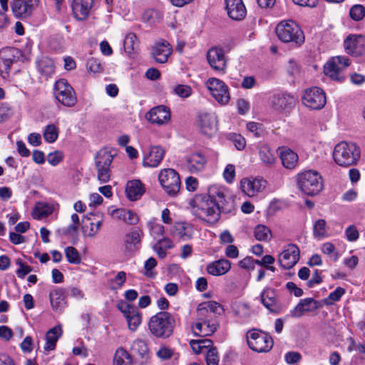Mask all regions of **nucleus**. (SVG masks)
I'll list each match as a JSON object with an SVG mask.
<instances>
[{
  "label": "nucleus",
  "mask_w": 365,
  "mask_h": 365,
  "mask_svg": "<svg viewBox=\"0 0 365 365\" xmlns=\"http://www.w3.org/2000/svg\"><path fill=\"white\" fill-rule=\"evenodd\" d=\"M192 213L200 220L215 224L220 220L217 206L210 190L208 194H197L189 202Z\"/></svg>",
  "instance_id": "obj_1"
},
{
  "label": "nucleus",
  "mask_w": 365,
  "mask_h": 365,
  "mask_svg": "<svg viewBox=\"0 0 365 365\" xmlns=\"http://www.w3.org/2000/svg\"><path fill=\"white\" fill-rule=\"evenodd\" d=\"M175 326L174 317L168 312L162 311L152 316L148 322L150 334L159 339H167L173 333Z\"/></svg>",
  "instance_id": "obj_2"
},
{
  "label": "nucleus",
  "mask_w": 365,
  "mask_h": 365,
  "mask_svg": "<svg viewBox=\"0 0 365 365\" xmlns=\"http://www.w3.org/2000/svg\"><path fill=\"white\" fill-rule=\"evenodd\" d=\"M360 154V148L356 143L342 141L334 147L333 158L339 166L349 167L356 164Z\"/></svg>",
  "instance_id": "obj_3"
},
{
  "label": "nucleus",
  "mask_w": 365,
  "mask_h": 365,
  "mask_svg": "<svg viewBox=\"0 0 365 365\" xmlns=\"http://www.w3.org/2000/svg\"><path fill=\"white\" fill-rule=\"evenodd\" d=\"M279 39L284 43H292L297 46L304 42V35L300 27L293 21H283L275 30Z\"/></svg>",
  "instance_id": "obj_4"
},
{
  "label": "nucleus",
  "mask_w": 365,
  "mask_h": 365,
  "mask_svg": "<svg viewBox=\"0 0 365 365\" xmlns=\"http://www.w3.org/2000/svg\"><path fill=\"white\" fill-rule=\"evenodd\" d=\"M297 184L300 190L307 195H315L323 188L322 176L314 170L305 171L297 176Z\"/></svg>",
  "instance_id": "obj_5"
},
{
  "label": "nucleus",
  "mask_w": 365,
  "mask_h": 365,
  "mask_svg": "<svg viewBox=\"0 0 365 365\" xmlns=\"http://www.w3.org/2000/svg\"><path fill=\"white\" fill-rule=\"evenodd\" d=\"M351 61L346 56H334L332 57L324 66V73L331 79L342 82L345 76L344 71L349 66Z\"/></svg>",
  "instance_id": "obj_6"
},
{
  "label": "nucleus",
  "mask_w": 365,
  "mask_h": 365,
  "mask_svg": "<svg viewBox=\"0 0 365 365\" xmlns=\"http://www.w3.org/2000/svg\"><path fill=\"white\" fill-rule=\"evenodd\" d=\"M249 347L256 352H268L273 346L272 338L267 334L253 329L247 333Z\"/></svg>",
  "instance_id": "obj_7"
},
{
  "label": "nucleus",
  "mask_w": 365,
  "mask_h": 365,
  "mask_svg": "<svg viewBox=\"0 0 365 365\" xmlns=\"http://www.w3.org/2000/svg\"><path fill=\"white\" fill-rule=\"evenodd\" d=\"M114 155L107 149L100 150L95 158V165L97 170V178L102 182L106 183L110 178V165L113 160Z\"/></svg>",
  "instance_id": "obj_8"
},
{
  "label": "nucleus",
  "mask_w": 365,
  "mask_h": 365,
  "mask_svg": "<svg viewBox=\"0 0 365 365\" xmlns=\"http://www.w3.org/2000/svg\"><path fill=\"white\" fill-rule=\"evenodd\" d=\"M54 94L56 100L64 106L71 108L77 103L75 91L66 79L62 78L56 82Z\"/></svg>",
  "instance_id": "obj_9"
},
{
  "label": "nucleus",
  "mask_w": 365,
  "mask_h": 365,
  "mask_svg": "<svg viewBox=\"0 0 365 365\" xmlns=\"http://www.w3.org/2000/svg\"><path fill=\"white\" fill-rule=\"evenodd\" d=\"M158 179L165 192L170 196L176 195L180 189V179L178 173L173 169L162 170Z\"/></svg>",
  "instance_id": "obj_10"
},
{
  "label": "nucleus",
  "mask_w": 365,
  "mask_h": 365,
  "mask_svg": "<svg viewBox=\"0 0 365 365\" xmlns=\"http://www.w3.org/2000/svg\"><path fill=\"white\" fill-rule=\"evenodd\" d=\"M224 313L222 306L215 301H207L199 304L196 308L195 322L216 320L217 315Z\"/></svg>",
  "instance_id": "obj_11"
},
{
  "label": "nucleus",
  "mask_w": 365,
  "mask_h": 365,
  "mask_svg": "<svg viewBox=\"0 0 365 365\" xmlns=\"http://www.w3.org/2000/svg\"><path fill=\"white\" fill-rule=\"evenodd\" d=\"M206 87L212 97L220 104L226 105L230 99L228 87L221 80L210 78L205 83Z\"/></svg>",
  "instance_id": "obj_12"
},
{
  "label": "nucleus",
  "mask_w": 365,
  "mask_h": 365,
  "mask_svg": "<svg viewBox=\"0 0 365 365\" xmlns=\"http://www.w3.org/2000/svg\"><path fill=\"white\" fill-rule=\"evenodd\" d=\"M21 56V51L16 48L6 47L0 50V75L4 78L8 76L11 65L18 62Z\"/></svg>",
  "instance_id": "obj_13"
},
{
  "label": "nucleus",
  "mask_w": 365,
  "mask_h": 365,
  "mask_svg": "<svg viewBox=\"0 0 365 365\" xmlns=\"http://www.w3.org/2000/svg\"><path fill=\"white\" fill-rule=\"evenodd\" d=\"M302 102L305 106L311 109H321L326 104L325 93L318 87L308 88L302 96Z\"/></svg>",
  "instance_id": "obj_14"
},
{
  "label": "nucleus",
  "mask_w": 365,
  "mask_h": 365,
  "mask_svg": "<svg viewBox=\"0 0 365 365\" xmlns=\"http://www.w3.org/2000/svg\"><path fill=\"white\" fill-rule=\"evenodd\" d=\"M346 53L358 57L365 53V38L362 35L349 34L344 41Z\"/></svg>",
  "instance_id": "obj_15"
},
{
  "label": "nucleus",
  "mask_w": 365,
  "mask_h": 365,
  "mask_svg": "<svg viewBox=\"0 0 365 365\" xmlns=\"http://www.w3.org/2000/svg\"><path fill=\"white\" fill-rule=\"evenodd\" d=\"M296 99L293 95L287 92H281L272 96L271 104L278 112H289L294 106Z\"/></svg>",
  "instance_id": "obj_16"
},
{
  "label": "nucleus",
  "mask_w": 365,
  "mask_h": 365,
  "mask_svg": "<svg viewBox=\"0 0 365 365\" xmlns=\"http://www.w3.org/2000/svg\"><path fill=\"white\" fill-rule=\"evenodd\" d=\"M38 0H12L11 11L16 18L26 19L31 16Z\"/></svg>",
  "instance_id": "obj_17"
},
{
  "label": "nucleus",
  "mask_w": 365,
  "mask_h": 365,
  "mask_svg": "<svg viewBox=\"0 0 365 365\" xmlns=\"http://www.w3.org/2000/svg\"><path fill=\"white\" fill-rule=\"evenodd\" d=\"M207 61L212 69L225 73L227 67V60L225 51L219 47H213L207 53Z\"/></svg>",
  "instance_id": "obj_18"
},
{
  "label": "nucleus",
  "mask_w": 365,
  "mask_h": 365,
  "mask_svg": "<svg viewBox=\"0 0 365 365\" xmlns=\"http://www.w3.org/2000/svg\"><path fill=\"white\" fill-rule=\"evenodd\" d=\"M173 53V48L168 41L160 39L155 41L150 48V55L155 62L165 63Z\"/></svg>",
  "instance_id": "obj_19"
},
{
  "label": "nucleus",
  "mask_w": 365,
  "mask_h": 365,
  "mask_svg": "<svg viewBox=\"0 0 365 365\" xmlns=\"http://www.w3.org/2000/svg\"><path fill=\"white\" fill-rule=\"evenodd\" d=\"M213 201L218 208V214L220 216L221 212L229 213L234 208V201L229 195H225V192L216 187L211 189Z\"/></svg>",
  "instance_id": "obj_20"
},
{
  "label": "nucleus",
  "mask_w": 365,
  "mask_h": 365,
  "mask_svg": "<svg viewBox=\"0 0 365 365\" xmlns=\"http://www.w3.org/2000/svg\"><path fill=\"white\" fill-rule=\"evenodd\" d=\"M299 247L293 244L289 245L287 248L279 255L280 265L287 269L293 267L299 261L300 257Z\"/></svg>",
  "instance_id": "obj_21"
},
{
  "label": "nucleus",
  "mask_w": 365,
  "mask_h": 365,
  "mask_svg": "<svg viewBox=\"0 0 365 365\" xmlns=\"http://www.w3.org/2000/svg\"><path fill=\"white\" fill-rule=\"evenodd\" d=\"M266 183L262 178H243L240 182V187L247 196L253 197L265 188Z\"/></svg>",
  "instance_id": "obj_22"
},
{
  "label": "nucleus",
  "mask_w": 365,
  "mask_h": 365,
  "mask_svg": "<svg viewBox=\"0 0 365 365\" xmlns=\"http://www.w3.org/2000/svg\"><path fill=\"white\" fill-rule=\"evenodd\" d=\"M145 118L151 123L163 125L170 120V111L165 106H158L150 109L146 113Z\"/></svg>",
  "instance_id": "obj_23"
},
{
  "label": "nucleus",
  "mask_w": 365,
  "mask_h": 365,
  "mask_svg": "<svg viewBox=\"0 0 365 365\" xmlns=\"http://www.w3.org/2000/svg\"><path fill=\"white\" fill-rule=\"evenodd\" d=\"M198 126L202 133L212 135L217 129V119L213 113H203L198 115Z\"/></svg>",
  "instance_id": "obj_24"
},
{
  "label": "nucleus",
  "mask_w": 365,
  "mask_h": 365,
  "mask_svg": "<svg viewBox=\"0 0 365 365\" xmlns=\"http://www.w3.org/2000/svg\"><path fill=\"white\" fill-rule=\"evenodd\" d=\"M225 9L228 16L235 21H241L247 14L242 0H225Z\"/></svg>",
  "instance_id": "obj_25"
},
{
  "label": "nucleus",
  "mask_w": 365,
  "mask_h": 365,
  "mask_svg": "<svg viewBox=\"0 0 365 365\" xmlns=\"http://www.w3.org/2000/svg\"><path fill=\"white\" fill-rule=\"evenodd\" d=\"M145 192V185L140 180L135 179L128 181L125 186V194L130 200H138Z\"/></svg>",
  "instance_id": "obj_26"
},
{
  "label": "nucleus",
  "mask_w": 365,
  "mask_h": 365,
  "mask_svg": "<svg viewBox=\"0 0 365 365\" xmlns=\"http://www.w3.org/2000/svg\"><path fill=\"white\" fill-rule=\"evenodd\" d=\"M321 307L319 302L314 300L313 298H306L302 299L298 304L292 311V317H300L304 312L314 311Z\"/></svg>",
  "instance_id": "obj_27"
},
{
  "label": "nucleus",
  "mask_w": 365,
  "mask_h": 365,
  "mask_svg": "<svg viewBox=\"0 0 365 365\" xmlns=\"http://www.w3.org/2000/svg\"><path fill=\"white\" fill-rule=\"evenodd\" d=\"M94 0H73L72 10L75 17L79 20L86 19L93 5Z\"/></svg>",
  "instance_id": "obj_28"
},
{
  "label": "nucleus",
  "mask_w": 365,
  "mask_h": 365,
  "mask_svg": "<svg viewBox=\"0 0 365 365\" xmlns=\"http://www.w3.org/2000/svg\"><path fill=\"white\" fill-rule=\"evenodd\" d=\"M165 150L160 146H152L149 153L145 155L143 165L145 167H157L163 160Z\"/></svg>",
  "instance_id": "obj_29"
},
{
  "label": "nucleus",
  "mask_w": 365,
  "mask_h": 365,
  "mask_svg": "<svg viewBox=\"0 0 365 365\" xmlns=\"http://www.w3.org/2000/svg\"><path fill=\"white\" fill-rule=\"evenodd\" d=\"M279 157L283 166L287 169L292 170L298 165L299 156L297 153L287 147L279 148Z\"/></svg>",
  "instance_id": "obj_30"
},
{
  "label": "nucleus",
  "mask_w": 365,
  "mask_h": 365,
  "mask_svg": "<svg viewBox=\"0 0 365 365\" xmlns=\"http://www.w3.org/2000/svg\"><path fill=\"white\" fill-rule=\"evenodd\" d=\"M185 160L186 166L192 173L202 170L207 163L205 157L199 153H195L186 157Z\"/></svg>",
  "instance_id": "obj_31"
},
{
  "label": "nucleus",
  "mask_w": 365,
  "mask_h": 365,
  "mask_svg": "<svg viewBox=\"0 0 365 365\" xmlns=\"http://www.w3.org/2000/svg\"><path fill=\"white\" fill-rule=\"evenodd\" d=\"M217 327V320L195 322L192 326L195 334L200 336H210L216 331Z\"/></svg>",
  "instance_id": "obj_32"
},
{
  "label": "nucleus",
  "mask_w": 365,
  "mask_h": 365,
  "mask_svg": "<svg viewBox=\"0 0 365 365\" xmlns=\"http://www.w3.org/2000/svg\"><path fill=\"white\" fill-rule=\"evenodd\" d=\"M230 268V262L226 259H221L210 263L207 267V271L213 276H220L226 274Z\"/></svg>",
  "instance_id": "obj_33"
},
{
  "label": "nucleus",
  "mask_w": 365,
  "mask_h": 365,
  "mask_svg": "<svg viewBox=\"0 0 365 365\" xmlns=\"http://www.w3.org/2000/svg\"><path fill=\"white\" fill-rule=\"evenodd\" d=\"M50 302L53 310H61L66 305V291L63 288H57L49 294Z\"/></svg>",
  "instance_id": "obj_34"
},
{
  "label": "nucleus",
  "mask_w": 365,
  "mask_h": 365,
  "mask_svg": "<svg viewBox=\"0 0 365 365\" xmlns=\"http://www.w3.org/2000/svg\"><path fill=\"white\" fill-rule=\"evenodd\" d=\"M63 334L61 325H57L49 329L46 334V344L44 349L46 351L54 350L58 339Z\"/></svg>",
  "instance_id": "obj_35"
},
{
  "label": "nucleus",
  "mask_w": 365,
  "mask_h": 365,
  "mask_svg": "<svg viewBox=\"0 0 365 365\" xmlns=\"http://www.w3.org/2000/svg\"><path fill=\"white\" fill-rule=\"evenodd\" d=\"M173 233L183 240H189L193 234L192 226L185 222H176L173 227Z\"/></svg>",
  "instance_id": "obj_36"
},
{
  "label": "nucleus",
  "mask_w": 365,
  "mask_h": 365,
  "mask_svg": "<svg viewBox=\"0 0 365 365\" xmlns=\"http://www.w3.org/2000/svg\"><path fill=\"white\" fill-rule=\"evenodd\" d=\"M259 157L262 163L267 166L274 164L276 158L270 147L266 144H260L258 147Z\"/></svg>",
  "instance_id": "obj_37"
},
{
  "label": "nucleus",
  "mask_w": 365,
  "mask_h": 365,
  "mask_svg": "<svg viewBox=\"0 0 365 365\" xmlns=\"http://www.w3.org/2000/svg\"><path fill=\"white\" fill-rule=\"evenodd\" d=\"M38 71L46 78L51 76L54 73L53 61L46 56H43L36 61Z\"/></svg>",
  "instance_id": "obj_38"
},
{
  "label": "nucleus",
  "mask_w": 365,
  "mask_h": 365,
  "mask_svg": "<svg viewBox=\"0 0 365 365\" xmlns=\"http://www.w3.org/2000/svg\"><path fill=\"white\" fill-rule=\"evenodd\" d=\"M261 302L269 310L273 312L277 307L276 294L274 289H265L260 296Z\"/></svg>",
  "instance_id": "obj_39"
},
{
  "label": "nucleus",
  "mask_w": 365,
  "mask_h": 365,
  "mask_svg": "<svg viewBox=\"0 0 365 365\" xmlns=\"http://www.w3.org/2000/svg\"><path fill=\"white\" fill-rule=\"evenodd\" d=\"M113 215L128 225H135L138 222V216L131 210L117 209L114 210Z\"/></svg>",
  "instance_id": "obj_40"
},
{
  "label": "nucleus",
  "mask_w": 365,
  "mask_h": 365,
  "mask_svg": "<svg viewBox=\"0 0 365 365\" xmlns=\"http://www.w3.org/2000/svg\"><path fill=\"white\" fill-rule=\"evenodd\" d=\"M143 232L140 229H135L125 235V243L126 247L132 250L133 247L140 243Z\"/></svg>",
  "instance_id": "obj_41"
},
{
  "label": "nucleus",
  "mask_w": 365,
  "mask_h": 365,
  "mask_svg": "<svg viewBox=\"0 0 365 365\" xmlns=\"http://www.w3.org/2000/svg\"><path fill=\"white\" fill-rule=\"evenodd\" d=\"M132 359L130 355L123 348H119L116 350L113 365H130Z\"/></svg>",
  "instance_id": "obj_42"
},
{
  "label": "nucleus",
  "mask_w": 365,
  "mask_h": 365,
  "mask_svg": "<svg viewBox=\"0 0 365 365\" xmlns=\"http://www.w3.org/2000/svg\"><path fill=\"white\" fill-rule=\"evenodd\" d=\"M128 328L132 331L137 330L141 324L142 317L138 309L133 312L129 316L125 317Z\"/></svg>",
  "instance_id": "obj_43"
},
{
  "label": "nucleus",
  "mask_w": 365,
  "mask_h": 365,
  "mask_svg": "<svg viewBox=\"0 0 365 365\" xmlns=\"http://www.w3.org/2000/svg\"><path fill=\"white\" fill-rule=\"evenodd\" d=\"M58 133V128L54 124H49L46 127L43 135L46 142L52 143L57 140Z\"/></svg>",
  "instance_id": "obj_44"
},
{
  "label": "nucleus",
  "mask_w": 365,
  "mask_h": 365,
  "mask_svg": "<svg viewBox=\"0 0 365 365\" xmlns=\"http://www.w3.org/2000/svg\"><path fill=\"white\" fill-rule=\"evenodd\" d=\"M131 350L133 352L138 354L142 358L148 356V346L146 343L142 339L135 340L131 345Z\"/></svg>",
  "instance_id": "obj_45"
},
{
  "label": "nucleus",
  "mask_w": 365,
  "mask_h": 365,
  "mask_svg": "<svg viewBox=\"0 0 365 365\" xmlns=\"http://www.w3.org/2000/svg\"><path fill=\"white\" fill-rule=\"evenodd\" d=\"M65 255L68 262L71 264H78L81 262V257L78 250L73 247L65 249Z\"/></svg>",
  "instance_id": "obj_46"
},
{
  "label": "nucleus",
  "mask_w": 365,
  "mask_h": 365,
  "mask_svg": "<svg viewBox=\"0 0 365 365\" xmlns=\"http://www.w3.org/2000/svg\"><path fill=\"white\" fill-rule=\"evenodd\" d=\"M137 36L133 33L127 34L124 39V49L125 51L128 54H132L135 51L136 45Z\"/></svg>",
  "instance_id": "obj_47"
},
{
  "label": "nucleus",
  "mask_w": 365,
  "mask_h": 365,
  "mask_svg": "<svg viewBox=\"0 0 365 365\" xmlns=\"http://www.w3.org/2000/svg\"><path fill=\"white\" fill-rule=\"evenodd\" d=\"M254 232L255 237L258 241L268 240L271 234L269 229L262 225L256 226Z\"/></svg>",
  "instance_id": "obj_48"
},
{
  "label": "nucleus",
  "mask_w": 365,
  "mask_h": 365,
  "mask_svg": "<svg viewBox=\"0 0 365 365\" xmlns=\"http://www.w3.org/2000/svg\"><path fill=\"white\" fill-rule=\"evenodd\" d=\"M247 128L255 138H259L264 135L265 130L263 125L261 123L250 122L247 124Z\"/></svg>",
  "instance_id": "obj_49"
},
{
  "label": "nucleus",
  "mask_w": 365,
  "mask_h": 365,
  "mask_svg": "<svg viewBox=\"0 0 365 365\" xmlns=\"http://www.w3.org/2000/svg\"><path fill=\"white\" fill-rule=\"evenodd\" d=\"M313 232L315 237H325L327 235L326 221L323 219L317 220L314 225Z\"/></svg>",
  "instance_id": "obj_50"
},
{
  "label": "nucleus",
  "mask_w": 365,
  "mask_h": 365,
  "mask_svg": "<svg viewBox=\"0 0 365 365\" xmlns=\"http://www.w3.org/2000/svg\"><path fill=\"white\" fill-rule=\"evenodd\" d=\"M349 15L356 21L361 20L365 15V7L361 4L354 5L350 9Z\"/></svg>",
  "instance_id": "obj_51"
},
{
  "label": "nucleus",
  "mask_w": 365,
  "mask_h": 365,
  "mask_svg": "<svg viewBox=\"0 0 365 365\" xmlns=\"http://www.w3.org/2000/svg\"><path fill=\"white\" fill-rule=\"evenodd\" d=\"M147 226L149 228L150 234L155 238L163 235L164 233V227L157 223L155 220L148 222Z\"/></svg>",
  "instance_id": "obj_52"
},
{
  "label": "nucleus",
  "mask_w": 365,
  "mask_h": 365,
  "mask_svg": "<svg viewBox=\"0 0 365 365\" xmlns=\"http://www.w3.org/2000/svg\"><path fill=\"white\" fill-rule=\"evenodd\" d=\"M52 212L51 207L48 205L38 204L34 210L33 215L37 219L49 215Z\"/></svg>",
  "instance_id": "obj_53"
},
{
  "label": "nucleus",
  "mask_w": 365,
  "mask_h": 365,
  "mask_svg": "<svg viewBox=\"0 0 365 365\" xmlns=\"http://www.w3.org/2000/svg\"><path fill=\"white\" fill-rule=\"evenodd\" d=\"M345 289L341 287H338L334 292H331L328 297L324 299L326 304H331L334 302H338L344 294Z\"/></svg>",
  "instance_id": "obj_54"
},
{
  "label": "nucleus",
  "mask_w": 365,
  "mask_h": 365,
  "mask_svg": "<svg viewBox=\"0 0 365 365\" xmlns=\"http://www.w3.org/2000/svg\"><path fill=\"white\" fill-rule=\"evenodd\" d=\"M173 90L175 94L181 98H187L192 93V88L187 85H176Z\"/></svg>",
  "instance_id": "obj_55"
},
{
  "label": "nucleus",
  "mask_w": 365,
  "mask_h": 365,
  "mask_svg": "<svg viewBox=\"0 0 365 365\" xmlns=\"http://www.w3.org/2000/svg\"><path fill=\"white\" fill-rule=\"evenodd\" d=\"M16 263L19 267L16 270V274L19 278H24L26 275L32 271L31 267L23 262L21 259H16Z\"/></svg>",
  "instance_id": "obj_56"
},
{
  "label": "nucleus",
  "mask_w": 365,
  "mask_h": 365,
  "mask_svg": "<svg viewBox=\"0 0 365 365\" xmlns=\"http://www.w3.org/2000/svg\"><path fill=\"white\" fill-rule=\"evenodd\" d=\"M205 361L207 365H218L219 356L216 348L208 349L205 356Z\"/></svg>",
  "instance_id": "obj_57"
},
{
  "label": "nucleus",
  "mask_w": 365,
  "mask_h": 365,
  "mask_svg": "<svg viewBox=\"0 0 365 365\" xmlns=\"http://www.w3.org/2000/svg\"><path fill=\"white\" fill-rule=\"evenodd\" d=\"M259 259H255L252 257H247L239 262V266L245 269L252 270L255 265L259 264Z\"/></svg>",
  "instance_id": "obj_58"
},
{
  "label": "nucleus",
  "mask_w": 365,
  "mask_h": 365,
  "mask_svg": "<svg viewBox=\"0 0 365 365\" xmlns=\"http://www.w3.org/2000/svg\"><path fill=\"white\" fill-rule=\"evenodd\" d=\"M116 307L123 314L125 317L129 316V314L137 309V308L133 305L130 304L123 300L119 301L117 303Z\"/></svg>",
  "instance_id": "obj_59"
},
{
  "label": "nucleus",
  "mask_w": 365,
  "mask_h": 365,
  "mask_svg": "<svg viewBox=\"0 0 365 365\" xmlns=\"http://www.w3.org/2000/svg\"><path fill=\"white\" fill-rule=\"evenodd\" d=\"M101 224H102V221L98 220L96 222H94L95 228H90L88 230V225L86 224V222H84V225H83V226H82V231H83L84 235L91 237H94L96 235V233L98 232V230L100 229Z\"/></svg>",
  "instance_id": "obj_60"
},
{
  "label": "nucleus",
  "mask_w": 365,
  "mask_h": 365,
  "mask_svg": "<svg viewBox=\"0 0 365 365\" xmlns=\"http://www.w3.org/2000/svg\"><path fill=\"white\" fill-rule=\"evenodd\" d=\"M86 66L88 71L93 73H99L102 71V66L98 59L91 58L88 60Z\"/></svg>",
  "instance_id": "obj_61"
},
{
  "label": "nucleus",
  "mask_w": 365,
  "mask_h": 365,
  "mask_svg": "<svg viewBox=\"0 0 365 365\" xmlns=\"http://www.w3.org/2000/svg\"><path fill=\"white\" fill-rule=\"evenodd\" d=\"M157 265V262L155 258L150 257L145 262V275L148 277H154L155 273L152 271V269Z\"/></svg>",
  "instance_id": "obj_62"
},
{
  "label": "nucleus",
  "mask_w": 365,
  "mask_h": 365,
  "mask_svg": "<svg viewBox=\"0 0 365 365\" xmlns=\"http://www.w3.org/2000/svg\"><path fill=\"white\" fill-rule=\"evenodd\" d=\"M335 247L331 242H326L322 247V252L325 254L330 255V257L334 260L336 261L338 259V254L334 253Z\"/></svg>",
  "instance_id": "obj_63"
},
{
  "label": "nucleus",
  "mask_w": 365,
  "mask_h": 365,
  "mask_svg": "<svg viewBox=\"0 0 365 365\" xmlns=\"http://www.w3.org/2000/svg\"><path fill=\"white\" fill-rule=\"evenodd\" d=\"M231 140L237 150H242L245 148L246 140L241 135L234 133L231 136Z\"/></svg>",
  "instance_id": "obj_64"
}]
</instances>
